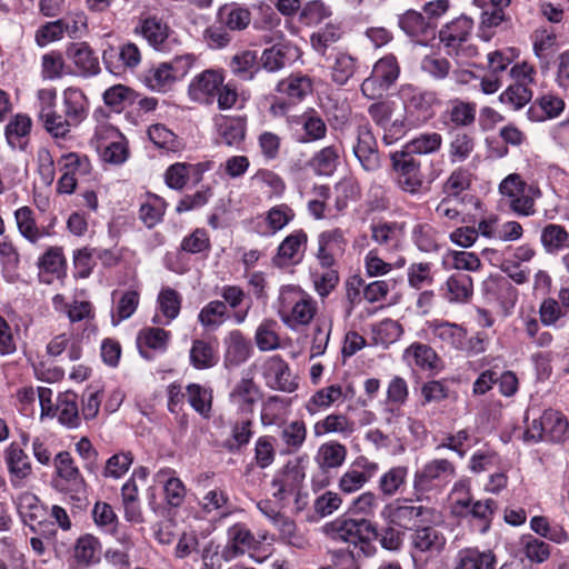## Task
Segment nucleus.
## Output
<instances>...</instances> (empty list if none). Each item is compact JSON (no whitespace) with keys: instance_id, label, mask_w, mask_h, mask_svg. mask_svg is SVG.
Segmentation results:
<instances>
[{"instance_id":"nucleus-1","label":"nucleus","mask_w":569,"mask_h":569,"mask_svg":"<svg viewBox=\"0 0 569 569\" xmlns=\"http://www.w3.org/2000/svg\"><path fill=\"white\" fill-rule=\"evenodd\" d=\"M323 531L331 540L348 545L336 555L340 569H360L359 561L377 552L378 525L367 518L342 516L326 523Z\"/></svg>"},{"instance_id":"nucleus-2","label":"nucleus","mask_w":569,"mask_h":569,"mask_svg":"<svg viewBox=\"0 0 569 569\" xmlns=\"http://www.w3.org/2000/svg\"><path fill=\"white\" fill-rule=\"evenodd\" d=\"M278 316L290 329L308 326L315 318L317 301L299 286L287 284L280 288Z\"/></svg>"},{"instance_id":"nucleus-3","label":"nucleus","mask_w":569,"mask_h":569,"mask_svg":"<svg viewBox=\"0 0 569 569\" xmlns=\"http://www.w3.org/2000/svg\"><path fill=\"white\" fill-rule=\"evenodd\" d=\"M456 467L452 461L445 458H435L427 461L415 471L412 480L416 501H429L443 491L455 479Z\"/></svg>"},{"instance_id":"nucleus-4","label":"nucleus","mask_w":569,"mask_h":569,"mask_svg":"<svg viewBox=\"0 0 569 569\" xmlns=\"http://www.w3.org/2000/svg\"><path fill=\"white\" fill-rule=\"evenodd\" d=\"M399 76L397 58L393 54L383 56L373 64L370 76L362 81V96L369 100L381 99L396 84Z\"/></svg>"},{"instance_id":"nucleus-5","label":"nucleus","mask_w":569,"mask_h":569,"mask_svg":"<svg viewBox=\"0 0 569 569\" xmlns=\"http://www.w3.org/2000/svg\"><path fill=\"white\" fill-rule=\"evenodd\" d=\"M412 499L397 500L388 505L382 515L391 523L403 530H416L425 523L433 521L436 510L422 505H416Z\"/></svg>"},{"instance_id":"nucleus-6","label":"nucleus","mask_w":569,"mask_h":569,"mask_svg":"<svg viewBox=\"0 0 569 569\" xmlns=\"http://www.w3.org/2000/svg\"><path fill=\"white\" fill-rule=\"evenodd\" d=\"M472 27V19L461 14L441 28L439 40L448 56L471 58L477 54V48L472 44H467Z\"/></svg>"},{"instance_id":"nucleus-7","label":"nucleus","mask_w":569,"mask_h":569,"mask_svg":"<svg viewBox=\"0 0 569 569\" xmlns=\"http://www.w3.org/2000/svg\"><path fill=\"white\" fill-rule=\"evenodd\" d=\"M391 169L395 182L406 193L417 194L425 187V174L421 162L403 150L390 153Z\"/></svg>"},{"instance_id":"nucleus-8","label":"nucleus","mask_w":569,"mask_h":569,"mask_svg":"<svg viewBox=\"0 0 569 569\" xmlns=\"http://www.w3.org/2000/svg\"><path fill=\"white\" fill-rule=\"evenodd\" d=\"M527 440L563 442L569 438V422L559 411L545 410L539 419H535L525 432Z\"/></svg>"},{"instance_id":"nucleus-9","label":"nucleus","mask_w":569,"mask_h":569,"mask_svg":"<svg viewBox=\"0 0 569 569\" xmlns=\"http://www.w3.org/2000/svg\"><path fill=\"white\" fill-rule=\"evenodd\" d=\"M134 33L140 34L156 51L163 53L173 51L180 44L168 23L156 16L141 19L134 28Z\"/></svg>"},{"instance_id":"nucleus-10","label":"nucleus","mask_w":569,"mask_h":569,"mask_svg":"<svg viewBox=\"0 0 569 569\" xmlns=\"http://www.w3.org/2000/svg\"><path fill=\"white\" fill-rule=\"evenodd\" d=\"M38 96L41 100L38 117L44 129L56 139L66 138L70 128L76 124L68 121L66 114H59L54 110L56 90H40Z\"/></svg>"},{"instance_id":"nucleus-11","label":"nucleus","mask_w":569,"mask_h":569,"mask_svg":"<svg viewBox=\"0 0 569 569\" xmlns=\"http://www.w3.org/2000/svg\"><path fill=\"white\" fill-rule=\"evenodd\" d=\"M316 259L320 267H339L347 247L345 232L340 228L325 230L317 238Z\"/></svg>"},{"instance_id":"nucleus-12","label":"nucleus","mask_w":569,"mask_h":569,"mask_svg":"<svg viewBox=\"0 0 569 569\" xmlns=\"http://www.w3.org/2000/svg\"><path fill=\"white\" fill-rule=\"evenodd\" d=\"M259 371L266 385L274 390L293 392L298 382L291 376L289 365L279 356L268 357L259 365Z\"/></svg>"},{"instance_id":"nucleus-13","label":"nucleus","mask_w":569,"mask_h":569,"mask_svg":"<svg viewBox=\"0 0 569 569\" xmlns=\"http://www.w3.org/2000/svg\"><path fill=\"white\" fill-rule=\"evenodd\" d=\"M438 102L435 91L412 89L405 100V116L408 124L419 127L429 121L433 114V106Z\"/></svg>"},{"instance_id":"nucleus-14","label":"nucleus","mask_w":569,"mask_h":569,"mask_svg":"<svg viewBox=\"0 0 569 569\" xmlns=\"http://www.w3.org/2000/svg\"><path fill=\"white\" fill-rule=\"evenodd\" d=\"M213 122L217 132L216 144H224L237 150L241 149L247 133L246 117L218 114L213 118Z\"/></svg>"},{"instance_id":"nucleus-15","label":"nucleus","mask_w":569,"mask_h":569,"mask_svg":"<svg viewBox=\"0 0 569 569\" xmlns=\"http://www.w3.org/2000/svg\"><path fill=\"white\" fill-rule=\"evenodd\" d=\"M307 242V232L302 229L295 230L280 242L272 263L278 268L299 264L302 261Z\"/></svg>"},{"instance_id":"nucleus-16","label":"nucleus","mask_w":569,"mask_h":569,"mask_svg":"<svg viewBox=\"0 0 569 569\" xmlns=\"http://www.w3.org/2000/svg\"><path fill=\"white\" fill-rule=\"evenodd\" d=\"M378 471V463L360 456L340 477L338 487L341 492L350 495L360 490Z\"/></svg>"},{"instance_id":"nucleus-17","label":"nucleus","mask_w":569,"mask_h":569,"mask_svg":"<svg viewBox=\"0 0 569 569\" xmlns=\"http://www.w3.org/2000/svg\"><path fill=\"white\" fill-rule=\"evenodd\" d=\"M223 80V74L220 71L207 69L191 80L188 87V96L194 102L210 104L213 102Z\"/></svg>"},{"instance_id":"nucleus-18","label":"nucleus","mask_w":569,"mask_h":569,"mask_svg":"<svg viewBox=\"0 0 569 569\" xmlns=\"http://www.w3.org/2000/svg\"><path fill=\"white\" fill-rule=\"evenodd\" d=\"M497 509L498 503L493 499L473 500L470 497L457 500L453 507L457 515L465 517L470 516L480 521L479 531L481 533H486L490 529Z\"/></svg>"},{"instance_id":"nucleus-19","label":"nucleus","mask_w":569,"mask_h":569,"mask_svg":"<svg viewBox=\"0 0 569 569\" xmlns=\"http://www.w3.org/2000/svg\"><path fill=\"white\" fill-rule=\"evenodd\" d=\"M223 366L231 370L244 363L251 356L252 345L244 335L238 330H231L223 338Z\"/></svg>"},{"instance_id":"nucleus-20","label":"nucleus","mask_w":569,"mask_h":569,"mask_svg":"<svg viewBox=\"0 0 569 569\" xmlns=\"http://www.w3.org/2000/svg\"><path fill=\"white\" fill-rule=\"evenodd\" d=\"M303 480L302 468L298 463L287 462L271 481L272 488L276 489L273 497L279 501L287 500L290 496L299 492Z\"/></svg>"},{"instance_id":"nucleus-21","label":"nucleus","mask_w":569,"mask_h":569,"mask_svg":"<svg viewBox=\"0 0 569 569\" xmlns=\"http://www.w3.org/2000/svg\"><path fill=\"white\" fill-rule=\"evenodd\" d=\"M290 122L301 128V132L296 134V141L299 143H313L327 137L328 127L319 112L312 108L292 117Z\"/></svg>"},{"instance_id":"nucleus-22","label":"nucleus","mask_w":569,"mask_h":569,"mask_svg":"<svg viewBox=\"0 0 569 569\" xmlns=\"http://www.w3.org/2000/svg\"><path fill=\"white\" fill-rule=\"evenodd\" d=\"M103 63L112 74H119L126 68H136L141 61V52L133 42L122 44L118 50L110 47L103 51Z\"/></svg>"},{"instance_id":"nucleus-23","label":"nucleus","mask_w":569,"mask_h":569,"mask_svg":"<svg viewBox=\"0 0 569 569\" xmlns=\"http://www.w3.org/2000/svg\"><path fill=\"white\" fill-rule=\"evenodd\" d=\"M227 538V545L221 551V558L226 561L244 555L246 551L253 549L257 545L254 535L244 523L240 522L228 529Z\"/></svg>"},{"instance_id":"nucleus-24","label":"nucleus","mask_w":569,"mask_h":569,"mask_svg":"<svg viewBox=\"0 0 569 569\" xmlns=\"http://www.w3.org/2000/svg\"><path fill=\"white\" fill-rule=\"evenodd\" d=\"M483 290L487 299L499 303L505 311L512 309L518 300L517 288L502 276L489 277L483 283Z\"/></svg>"},{"instance_id":"nucleus-25","label":"nucleus","mask_w":569,"mask_h":569,"mask_svg":"<svg viewBox=\"0 0 569 569\" xmlns=\"http://www.w3.org/2000/svg\"><path fill=\"white\" fill-rule=\"evenodd\" d=\"M4 461L10 475L12 487L19 488L22 481L32 472V466L29 456L20 445L12 442L4 450Z\"/></svg>"},{"instance_id":"nucleus-26","label":"nucleus","mask_w":569,"mask_h":569,"mask_svg":"<svg viewBox=\"0 0 569 569\" xmlns=\"http://www.w3.org/2000/svg\"><path fill=\"white\" fill-rule=\"evenodd\" d=\"M170 332L159 327H149L139 331L137 347L140 356L146 360H152L150 350L164 352L168 348Z\"/></svg>"},{"instance_id":"nucleus-27","label":"nucleus","mask_w":569,"mask_h":569,"mask_svg":"<svg viewBox=\"0 0 569 569\" xmlns=\"http://www.w3.org/2000/svg\"><path fill=\"white\" fill-rule=\"evenodd\" d=\"M340 164V147L326 146L310 157L306 166L318 177H331Z\"/></svg>"},{"instance_id":"nucleus-28","label":"nucleus","mask_w":569,"mask_h":569,"mask_svg":"<svg viewBox=\"0 0 569 569\" xmlns=\"http://www.w3.org/2000/svg\"><path fill=\"white\" fill-rule=\"evenodd\" d=\"M66 54L78 68L81 76L92 77L100 72L99 59L88 43H71L67 48Z\"/></svg>"},{"instance_id":"nucleus-29","label":"nucleus","mask_w":569,"mask_h":569,"mask_svg":"<svg viewBox=\"0 0 569 569\" xmlns=\"http://www.w3.org/2000/svg\"><path fill=\"white\" fill-rule=\"evenodd\" d=\"M411 543L420 552L439 553L446 546V537L438 528L425 523L413 531Z\"/></svg>"},{"instance_id":"nucleus-30","label":"nucleus","mask_w":569,"mask_h":569,"mask_svg":"<svg viewBox=\"0 0 569 569\" xmlns=\"http://www.w3.org/2000/svg\"><path fill=\"white\" fill-rule=\"evenodd\" d=\"M297 48L288 43H276L263 50L259 58L261 69L268 72H277L295 59Z\"/></svg>"},{"instance_id":"nucleus-31","label":"nucleus","mask_w":569,"mask_h":569,"mask_svg":"<svg viewBox=\"0 0 569 569\" xmlns=\"http://www.w3.org/2000/svg\"><path fill=\"white\" fill-rule=\"evenodd\" d=\"M32 120L24 113H18L6 126L4 134L8 144L24 151L29 144Z\"/></svg>"},{"instance_id":"nucleus-32","label":"nucleus","mask_w":569,"mask_h":569,"mask_svg":"<svg viewBox=\"0 0 569 569\" xmlns=\"http://www.w3.org/2000/svg\"><path fill=\"white\" fill-rule=\"evenodd\" d=\"M63 112L68 121L80 124L88 117L89 102L86 94L79 88L69 87L63 93Z\"/></svg>"},{"instance_id":"nucleus-33","label":"nucleus","mask_w":569,"mask_h":569,"mask_svg":"<svg viewBox=\"0 0 569 569\" xmlns=\"http://www.w3.org/2000/svg\"><path fill=\"white\" fill-rule=\"evenodd\" d=\"M54 467L57 475L69 482L76 492L86 493V481L81 476L79 468L74 465V460L70 452H59L54 457Z\"/></svg>"},{"instance_id":"nucleus-34","label":"nucleus","mask_w":569,"mask_h":569,"mask_svg":"<svg viewBox=\"0 0 569 569\" xmlns=\"http://www.w3.org/2000/svg\"><path fill=\"white\" fill-rule=\"evenodd\" d=\"M398 26L401 31L411 39L426 37L429 34L430 30L435 29V26L423 13L413 9H409L398 16Z\"/></svg>"},{"instance_id":"nucleus-35","label":"nucleus","mask_w":569,"mask_h":569,"mask_svg":"<svg viewBox=\"0 0 569 569\" xmlns=\"http://www.w3.org/2000/svg\"><path fill=\"white\" fill-rule=\"evenodd\" d=\"M17 510L24 526L31 527L48 516L47 507L31 492H22L18 496Z\"/></svg>"},{"instance_id":"nucleus-36","label":"nucleus","mask_w":569,"mask_h":569,"mask_svg":"<svg viewBox=\"0 0 569 569\" xmlns=\"http://www.w3.org/2000/svg\"><path fill=\"white\" fill-rule=\"evenodd\" d=\"M565 108V102L557 96L545 94L535 100L527 110L528 119L540 122L558 117Z\"/></svg>"},{"instance_id":"nucleus-37","label":"nucleus","mask_w":569,"mask_h":569,"mask_svg":"<svg viewBox=\"0 0 569 569\" xmlns=\"http://www.w3.org/2000/svg\"><path fill=\"white\" fill-rule=\"evenodd\" d=\"M174 473L173 469L163 468L156 473V481L163 483L167 502L172 507H180L184 501L186 487Z\"/></svg>"},{"instance_id":"nucleus-38","label":"nucleus","mask_w":569,"mask_h":569,"mask_svg":"<svg viewBox=\"0 0 569 569\" xmlns=\"http://www.w3.org/2000/svg\"><path fill=\"white\" fill-rule=\"evenodd\" d=\"M276 90L287 96L290 103L296 104L312 92V81L307 76H290L280 80Z\"/></svg>"},{"instance_id":"nucleus-39","label":"nucleus","mask_w":569,"mask_h":569,"mask_svg":"<svg viewBox=\"0 0 569 569\" xmlns=\"http://www.w3.org/2000/svg\"><path fill=\"white\" fill-rule=\"evenodd\" d=\"M429 329L435 338L449 347L460 350L465 347V337L467 331L459 325L435 320L429 325Z\"/></svg>"},{"instance_id":"nucleus-40","label":"nucleus","mask_w":569,"mask_h":569,"mask_svg":"<svg viewBox=\"0 0 569 569\" xmlns=\"http://www.w3.org/2000/svg\"><path fill=\"white\" fill-rule=\"evenodd\" d=\"M189 361L194 369L206 370L217 366L219 356L209 341L194 339L189 351Z\"/></svg>"},{"instance_id":"nucleus-41","label":"nucleus","mask_w":569,"mask_h":569,"mask_svg":"<svg viewBox=\"0 0 569 569\" xmlns=\"http://www.w3.org/2000/svg\"><path fill=\"white\" fill-rule=\"evenodd\" d=\"M230 69L239 79L252 80L261 71L257 51L246 50L234 54L230 61Z\"/></svg>"},{"instance_id":"nucleus-42","label":"nucleus","mask_w":569,"mask_h":569,"mask_svg":"<svg viewBox=\"0 0 569 569\" xmlns=\"http://www.w3.org/2000/svg\"><path fill=\"white\" fill-rule=\"evenodd\" d=\"M78 396L71 390L59 393L56 403V415L60 423L68 428H77L80 423Z\"/></svg>"},{"instance_id":"nucleus-43","label":"nucleus","mask_w":569,"mask_h":569,"mask_svg":"<svg viewBox=\"0 0 569 569\" xmlns=\"http://www.w3.org/2000/svg\"><path fill=\"white\" fill-rule=\"evenodd\" d=\"M101 543L92 535L80 536L73 548V557L82 567H89L100 561Z\"/></svg>"},{"instance_id":"nucleus-44","label":"nucleus","mask_w":569,"mask_h":569,"mask_svg":"<svg viewBox=\"0 0 569 569\" xmlns=\"http://www.w3.org/2000/svg\"><path fill=\"white\" fill-rule=\"evenodd\" d=\"M14 219L20 234L31 243H37L39 239L50 234L47 229L37 226L33 211L28 206L17 209Z\"/></svg>"},{"instance_id":"nucleus-45","label":"nucleus","mask_w":569,"mask_h":569,"mask_svg":"<svg viewBox=\"0 0 569 569\" xmlns=\"http://www.w3.org/2000/svg\"><path fill=\"white\" fill-rule=\"evenodd\" d=\"M497 559L491 550L480 551L477 548L463 549L459 552L457 569H496Z\"/></svg>"},{"instance_id":"nucleus-46","label":"nucleus","mask_w":569,"mask_h":569,"mask_svg":"<svg viewBox=\"0 0 569 569\" xmlns=\"http://www.w3.org/2000/svg\"><path fill=\"white\" fill-rule=\"evenodd\" d=\"M230 397L242 411L252 412L261 392L251 378H242L233 388Z\"/></svg>"},{"instance_id":"nucleus-47","label":"nucleus","mask_w":569,"mask_h":569,"mask_svg":"<svg viewBox=\"0 0 569 569\" xmlns=\"http://www.w3.org/2000/svg\"><path fill=\"white\" fill-rule=\"evenodd\" d=\"M347 458V448L338 441H328L319 447L317 462L322 470L341 467Z\"/></svg>"},{"instance_id":"nucleus-48","label":"nucleus","mask_w":569,"mask_h":569,"mask_svg":"<svg viewBox=\"0 0 569 569\" xmlns=\"http://www.w3.org/2000/svg\"><path fill=\"white\" fill-rule=\"evenodd\" d=\"M166 208L167 203L161 197L149 192L147 200L140 204L139 218L148 229H151L162 221Z\"/></svg>"},{"instance_id":"nucleus-49","label":"nucleus","mask_w":569,"mask_h":569,"mask_svg":"<svg viewBox=\"0 0 569 569\" xmlns=\"http://www.w3.org/2000/svg\"><path fill=\"white\" fill-rule=\"evenodd\" d=\"M186 390L191 408L203 418H209L212 409V390L199 383H189Z\"/></svg>"},{"instance_id":"nucleus-50","label":"nucleus","mask_w":569,"mask_h":569,"mask_svg":"<svg viewBox=\"0 0 569 569\" xmlns=\"http://www.w3.org/2000/svg\"><path fill=\"white\" fill-rule=\"evenodd\" d=\"M64 159V168L67 172L63 173L57 183L58 193L71 194L77 187V179L74 178V172L83 164H88L87 157H79L74 152H70L63 156Z\"/></svg>"},{"instance_id":"nucleus-51","label":"nucleus","mask_w":569,"mask_h":569,"mask_svg":"<svg viewBox=\"0 0 569 569\" xmlns=\"http://www.w3.org/2000/svg\"><path fill=\"white\" fill-rule=\"evenodd\" d=\"M532 99V90L522 83L509 84L499 96V101L507 108L518 111Z\"/></svg>"},{"instance_id":"nucleus-52","label":"nucleus","mask_w":569,"mask_h":569,"mask_svg":"<svg viewBox=\"0 0 569 569\" xmlns=\"http://www.w3.org/2000/svg\"><path fill=\"white\" fill-rule=\"evenodd\" d=\"M442 137L438 132L421 133L407 142L401 150L412 154H431L440 150Z\"/></svg>"},{"instance_id":"nucleus-53","label":"nucleus","mask_w":569,"mask_h":569,"mask_svg":"<svg viewBox=\"0 0 569 569\" xmlns=\"http://www.w3.org/2000/svg\"><path fill=\"white\" fill-rule=\"evenodd\" d=\"M174 78L169 64L167 62L158 63L152 67L146 74L147 86L156 91L166 92L176 83Z\"/></svg>"},{"instance_id":"nucleus-54","label":"nucleus","mask_w":569,"mask_h":569,"mask_svg":"<svg viewBox=\"0 0 569 569\" xmlns=\"http://www.w3.org/2000/svg\"><path fill=\"white\" fill-rule=\"evenodd\" d=\"M569 233L560 224H547L541 231V243L548 253H557L568 246Z\"/></svg>"},{"instance_id":"nucleus-55","label":"nucleus","mask_w":569,"mask_h":569,"mask_svg":"<svg viewBox=\"0 0 569 569\" xmlns=\"http://www.w3.org/2000/svg\"><path fill=\"white\" fill-rule=\"evenodd\" d=\"M341 37V28L329 23L310 36V43L316 52L325 56L327 50L337 43Z\"/></svg>"},{"instance_id":"nucleus-56","label":"nucleus","mask_w":569,"mask_h":569,"mask_svg":"<svg viewBox=\"0 0 569 569\" xmlns=\"http://www.w3.org/2000/svg\"><path fill=\"white\" fill-rule=\"evenodd\" d=\"M357 70V59L347 52H339L331 67V80L337 86H345Z\"/></svg>"},{"instance_id":"nucleus-57","label":"nucleus","mask_w":569,"mask_h":569,"mask_svg":"<svg viewBox=\"0 0 569 569\" xmlns=\"http://www.w3.org/2000/svg\"><path fill=\"white\" fill-rule=\"evenodd\" d=\"M451 108L447 110L450 121L456 127H469L476 120L477 104L460 99L450 100Z\"/></svg>"},{"instance_id":"nucleus-58","label":"nucleus","mask_w":569,"mask_h":569,"mask_svg":"<svg viewBox=\"0 0 569 569\" xmlns=\"http://www.w3.org/2000/svg\"><path fill=\"white\" fill-rule=\"evenodd\" d=\"M473 136L457 131L449 143V157L452 163L462 162L467 160L475 150Z\"/></svg>"},{"instance_id":"nucleus-59","label":"nucleus","mask_w":569,"mask_h":569,"mask_svg":"<svg viewBox=\"0 0 569 569\" xmlns=\"http://www.w3.org/2000/svg\"><path fill=\"white\" fill-rule=\"evenodd\" d=\"M408 467H392L380 477L378 488L385 496L392 497L406 485Z\"/></svg>"},{"instance_id":"nucleus-60","label":"nucleus","mask_w":569,"mask_h":569,"mask_svg":"<svg viewBox=\"0 0 569 569\" xmlns=\"http://www.w3.org/2000/svg\"><path fill=\"white\" fill-rule=\"evenodd\" d=\"M181 251L190 254H208L211 250V241L204 228H197L186 236L180 243Z\"/></svg>"},{"instance_id":"nucleus-61","label":"nucleus","mask_w":569,"mask_h":569,"mask_svg":"<svg viewBox=\"0 0 569 569\" xmlns=\"http://www.w3.org/2000/svg\"><path fill=\"white\" fill-rule=\"evenodd\" d=\"M313 431L317 437L326 433H351L352 422L342 413H332L327 416L323 420L315 423Z\"/></svg>"},{"instance_id":"nucleus-62","label":"nucleus","mask_w":569,"mask_h":569,"mask_svg":"<svg viewBox=\"0 0 569 569\" xmlns=\"http://www.w3.org/2000/svg\"><path fill=\"white\" fill-rule=\"evenodd\" d=\"M406 355L412 356L416 366L421 370L437 369L439 357L428 345L413 342L406 349Z\"/></svg>"},{"instance_id":"nucleus-63","label":"nucleus","mask_w":569,"mask_h":569,"mask_svg":"<svg viewBox=\"0 0 569 569\" xmlns=\"http://www.w3.org/2000/svg\"><path fill=\"white\" fill-rule=\"evenodd\" d=\"M140 302V295L136 290L124 291L117 302L116 311L112 313V325L118 326L121 321L129 319L137 310Z\"/></svg>"},{"instance_id":"nucleus-64","label":"nucleus","mask_w":569,"mask_h":569,"mask_svg":"<svg viewBox=\"0 0 569 569\" xmlns=\"http://www.w3.org/2000/svg\"><path fill=\"white\" fill-rule=\"evenodd\" d=\"M220 17L230 30H243L251 21V12L249 9L238 4L222 8L220 10Z\"/></svg>"}]
</instances>
